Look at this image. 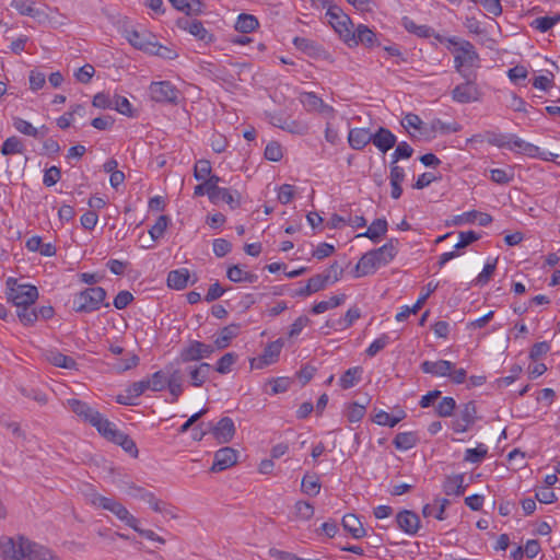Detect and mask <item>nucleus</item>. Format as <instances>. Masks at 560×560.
<instances>
[{"instance_id":"32","label":"nucleus","mask_w":560,"mask_h":560,"mask_svg":"<svg viewBox=\"0 0 560 560\" xmlns=\"http://www.w3.org/2000/svg\"><path fill=\"white\" fill-rule=\"evenodd\" d=\"M189 271L186 268L172 270L167 275V285L174 290H183L189 281Z\"/></svg>"},{"instance_id":"43","label":"nucleus","mask_w":560,"mask_h":560,"mask_svg":"<svg viewBox=\"0 0 560 560\" xmlns=\"http://www.w3.org/2000/svg\"><path fill=\"white\" fill-rule=\"evenodd\" d=\"M13 126L19 132H21L25 136H30L33 138H44L45 137L44 132H40L38 130V128H35L31 122H28L27 120H25L23 118H20V117L14 118Z\"/></svg>"},{"instance_id":"17","label":"nucleus","mask_w":560,"mask_h":560,"mask_svg":"<svg viewBox=\"0 0 560 560\" xmlns=\"http://www.w3.org/2000/svg\"><path fill=\"white\" fill-rule=\"evenodd\" d=\"M271 124L293 135L304 136L310 131V127L306 122L281 116H272Z\"/></svg>"},{"instance_id":"3","label":"nucleus","mask_w":560,"mask_h":560,"mask_svg":"<svg viewBox=\"0 0 560 560\" xmlns=\"http://www.w3.org/2000/svg\"><path fill=\"white\" fill-rule=\"evenodd\" d=\"M106 291L102 287H91L77 293L73 298V310L77 313H92L101 306L109 307L105 303Z\"/></svg>"},{"instance_id":"57","label":"nucleus","mask_w":560,"mask_h":560,"mask_svg":"<svg viewBox=\"0 0 560 560\" xmlns=\"http://www.w3.org/2000/svg\"><path fill=\"white\" fill-rule=\"evenodd\" d=\"M294 509L295 516L300 520L307 521L314 515V506L306 501H298Z\"/></svg>"},{"instance_id":"51","label":"nucleus","mask_w":560,"mask_h":560,"mask_svg":"<svg viewBox=\"0 0 560 560\" xmlns=\"http://www.w3.org/2000/svg\"><path fill=\"white\" fill-rule=\"evenodd\" d=\"M405 416L404 411H400V416L394 417L388 412L381 410L374 416L373 420L378 425L394 428L402 418H405Z\"/></svg>"},{"instance_id":"46","label":"nucleus","mask_w":560,"mask_h":560,"mask_svg":"<svg viewBox=\"0 0 560 560\" xmlns=\"http://www.w3.org/2000/svg\"><path fill=\"white\" fill-rule=\"evenodd\" d=\"M35 2L32 0H12L11 7L15 9L21 15L36 16L39 11L34 7Z\"/></svg>"},{"instance_id":"45","label":"nucleus","mask_w":560,"mask_h":560,"mask_svg":"<svg viewBox=\"0 0 560 560\" xmlns=\"http://www.w3.org/2000/svg\"><path fill=\"white\" fill-rule=\"evenodd\" d=\"M48 360L51 364L63 369H75L77 362L73 358L62 354L58 351H52L48 355Z\"/></svg>"},{"instance_id":"30","label":"nucleus","mask_w":560,"mask_h":560,"mask_svg":"<svg viewBox=\"0 0 560 560\" xmlns=\"http://www.w3.org/2000/svg\"><path fill=\"white\" fill-rule=\"evenodd\" d=\"M386 219H375L364 233L358 234L357 237H368L373 243H378L387 232Z\"/></svg>"},{"instance_id":"4","label":"nucleus","mask_w":560,"mask_h":560,"mask_svg":"<svg viewBox=\"0 0 560 560\" xmlns=\"http://www.w3.org/2000/svg\"><path fill=\"white\" fill-rule=\"evenodd\" d=\"M480 67V57L475 46L469 43H460V47L455 49L454 68L460 77H470L477 74L475 69Z\"/></svg>"},{"instance_id":"29","label":"nucleus","mask_w":560,"mask_h":560,"mask_svg":"<svg viewBox=\"0 0 560 560\" xmlns=\"http://www.w3.org/2000/svg\"><path fill=\"white\" fill-rule=\"evenodd\" d=\"M466 487L463 474L447 476L443 482V491L446 495L459 497L464 494Z\"/></svg>"},{"instance_id":"31","label":"nucleus","mask_w":560,"mask_h":560,"mask_svg":"<svg viewBox=\"0 0 560 560\" xmlns=\"http://www.w3.org/2000/svg\"><path fill=\"white\" fill-rule=\"evenodd\" d=\"M301 103L308 112H331L332 108L324 103V101L318 97L313 92H305L301 95Z\"/></svg>"},{"instance_id":"20","label":"nucleus","mask_w":560,"mask_h":560,"mask_svg":"<svg viewBox=\"0 0 560 560\" xmlns=\"http://www.w3.org/2000/svg\"><path fill=\"white\" fill-rule=\"evenodd\" d=\"M67 407L79 418H81L84 422H88L90 424H92V422L94 421V417H96L98 413L97 410L89 406L86 402L77 398L68 399Z\"/></svg>"},{"instance_id":"64","label":"nucleus","mask_w":560,"mask_h":560,"mask_svg":"<svg viewBox=\"0 0 560 560\" xmlns=\"http://www.w3.org/2000/svg\"><path fill=\"white\" fill-rule=\"evenodd\" d=\"M413 149L405 141L400 142L394 153L392 154V161L398 162L401 159H409L412 156Z\"/></svg>"},{"instance_id":"58","label":"nucleus","mask_w":560,"mask_h":560,"mask_svg":"<svg viewBox=\"0 0 560 560\" xmlns=\"http://www.w3.org/2000/svg\"><path fill=\"white\" fill-rule=\"evenodd\" d=\"M328 277H325L322 273L315 275L308 279L306 283V291L315 293L323 290L329 282Z\"/></svg>"},{"instance_id":"13","label":"nucleus","mask_w":560,"mask_h":560,"mask_svg":"<svg viewBox=\"0 0 560 560\" xmlns=\"http://www.w3.org/2000/svg\"><path fill=\"white\" fill-rule=\"evenodd\" d=\"M477 419V408L474 401L464 404L457 417L452 421V429L456 433L466 432Z\"/></svg>"},{"instance_id":"8","label":"nucleus","mask_w":560,"mask_h":560,"mask_svg":"<svg viewBox=\"0 0 560 560\" xmlns=\"http://www.w3.org/2000/svg\"><path fill=\"white\" fill-rule=\"evenodd\" d=\"M465 82L456 85L452 91V98L454 102L467 104L480 100L481 92L476 83L477 74L470 77H462Z\"/></svg>"},{"instance_id":"36","label":"nucleus","mask_w":560,"mask_h":560,"mask_svg":"<svg viewBox=\"0 0 560 560\" xmlns=\"http://www.w3.org/2000/svg\"><path fill=\"white\" fill-rule=\"evenodd\" d=\"M259 26L258 19L253 14L241 13L235 23V30L240 33H250Z\"/></svg>"},{"instance_id":"39","label":"nucleus","mask_w":560,"mask_h":560,"mask_svg":"<svg viewBox=\"0 0 560 560\" xmlns=\"http://www.w3.org/2000/svg\"><path fill=\"white\" fill-rule=\"evenodd\" d=\"M418 441L419 439L415 432H400L395 436L393 444L397 450L408 451L416 446Z\"/></svg>"},{"instance_id":"12","label":"nucleus","mask_w":560,"mask_h":560,"mask_svg":"<svg viewBox=\"0 0 560 560\" xmlns=\"http://www.w3.org/2000/svg\"><path fill=\"white\" fill-rule=\"evenodd\" d=\"M214 352V346L198 340H191L182 349L179 359L182 362L199 361L209 358Z\"/></svg>"},{"instance_id":"34","label":"nucleus","mask_w":560,"mask_h":560,"mask_svg":"<svg viewBox=\"0 0 560 560\" xmlns=\"http://www.w3.org/2000/svg\"><path fill=\"white\" fill-rule=\"evenodd\" d=\"M342 526L355 539L365 536V529L360 520L354 514H346L342 517Z\"/></svg>"},{"instance_id":"53","label":"nucleus","mask_w":560,"mask_h":560,"mask_svg":"<svg viewBox=\"0 0 560 560\" xmlns=\"http://www.w3.org/2000/svg\"><path fill=\"white\" fill-rule=\"evenodd\" d=\"M24 150L22 141L18 137L8 138L1 148V153L3 155H11L22 153Z\"/></svg>"},{"instance_id":"26","label":"nucleus","mask_w":560,"mask_h":560,"mask_svg":"<svg viewBox=\"0 0 560 560\" xmlns=\"http://www.w3.org/2000/svg\"><path fill=\"white\" fill-rule=\"evenodd\" d=\"M293 44L296 49L313 58L322 57L325 54V49L319 44L305 37H294Z\"/></svg>"},{"instance_id":"38","label":"nucleus","mask_w":560,"mask_h":560,"mask_svg":"<svg viewBox=\"0 0 560 560\" xmlns=\"http://www.w3.org/2000/svg\"><path fill=\"white\" fill-rule=\"evenodd\" d=\"M211 365L209 363H201L198 366L189 369V375L191 378V385L200 387L208 380Z\"/></svg>"},{"instance_id":"62","label":"nucleus","mask_w":560,"mask_h":560,"mask_svg":"<svg viewBox=\"0 0 560 560\" xmlns=\"http://www.w3.org/2000/svg\"><path fill=\"white\" fill-rule=\"evenodd\" d=\"M388 343L389 337L386 334H383L369 346V348L366 349V354L369 357H374L380 351H382Z\"/></svg>"},{"instance_id":"6","label":"nucleus","mask_w":560,"mask_h":560,"mask_svg":"<svg viewBox=\"0 0 560 560\" xmlns=\"http://www.w3.org/2000/svg\"><path fill=\"white\" fill-rule=\"evenodd\" d=\"M92 504L112 512L117 518L125 522L131 528H136V523H139L120 502L106 498L101 494H93L91 499Z\"/></svg>"},{"instance_id":"48","label":"nucleus","mask_w":560,"mask_h":560,"mask_svg":"<svg viewBox=\"0 0 560 560\" xmlns=\"http://www.w3.org/2000/svg\"><path fill=\"white\" fill-rule=\"evenodd\" d=\"M149 389L153 392H161L166 388L167 384V369L165 371H158L147 380Z\"/></svg>"},{"instance_id":"49","label":"nucleus","mask_w":560,"mask_h":560,"mask_svg":"<svg viewBox=\"0 0 560 560\" xmlns=\"http://www.w3.org/2000/svg\"><path fill=\"white\" fill-rule=\"evenodd\" d=\"M237 359L238 355L234 352H228L223 354L215 365V371L220 374L230 373L232 371V366L235 364Z\"/></svg>"},{"instance_id":"63","label":"nucleus","mask_w":560,"mask_h":560,"mask_svg":"<svg viewBox=\"0 0 560 560\" xmlns=\"http://www.w3.org/2000/svg\"><path fill=\"white\" fill-rule=\"evenodd\" d=\"M365 415V406L358 402H352L348 407L347 418L350 422L360 421Z\"/></svg>"},{"instance_id":"27","label":"nucleus","mask_w":560,"mask_h":560,"mask_svg":"<svg viewBox=\"0 0 560 560\" xmlns=\"http://www.w3.org/2000/svg\"><path fill=\"white\" fill-rule=\"evenodd\" d=\"M282 347V339H278L273 342L268 343L264 350V353L258 358L259 363L256 364V368L261 369L265 365H269L276 362L279 358Z\"/></svg>"},{"instance_id":"35","label":"nucleus","mask_w":560,"mask_h":560,"mask_svg":"<svg viewBox=\"0 0 560 560\" xmlns=\"http://www.w3.org/2000/svg\"><path fill=\"white\" fill-rule=\"evenodd\" d=\"M226 277L232 282H249L254 283L257 281L258 276L252 272L244 271L237 265L229 267Z\"/></svg>"},{"instance_id":"56","label":"nucleus","mask_w":560,"mask_h":560,"mask_svg":"<svg viewBox=\"0 0 560 560\" xmlns=\"http://www.w3.org/2000/svg\"><path fill=\"white\" fill-rule=\"evenodd\" d=\"M488 454V450L483 444H479L475 448H468L465 452L464 459L470 463H480Z\"/></svg>"},{"instance_id":"59","label":"nucleus","mask_w":560,"mask_h":560,"mask_svg":"<svg viewBox=\"0 0 560 560\" xmlns=\"http://www.w3.org/2000/svg\"><path fill=\"white\" fill-rule=\"evenodd\" d=\"M283 152L281 145L276 142H269L265 148V158L271 162H278L282 159Z\"/></svg>"},{"instance_id":"7","label":"nucleus","mask_w":560,"mask_h":560,"mask_svg":"<svg viewBox=\"0 0 560 560\" xmlns=\"http://www.w3.org/2000/svg\"><path fill=\"white\" fill-rule=\"evenodd\" d=\"M326 18L332 28L343 38L346 43H349V36L351 32L352 22L351 19L342 11L340 7L328 1Z\"/></svg>"},{"instance_id":"61","label":"nucleus","mask_w":560,"mask_h":560,"mask_svg":"<svg viewBox=\"0 0 560 560\" xmlns=\"http://www.w3.org/2000/svg\"><path fill=\"white\" fill-rule=\"evenodd\" d=\"M478 211L471 210L462 214L455 215L451 221H446V225H462L465 223H474L477 220Z\"/></svg>"},{"instance_id":"55","label":"nucleus","mask_w":560,"mask_h":560,"mask_svg":"<svg viewBox=\"0 0 560 560\" xmlns=\"http://www.w3.org/2000/svg\"><path fill=\"white\" fill-rule=\"evenodd\" d=\"M456 408V401L452 397H444L435 407L439 417H451Z\"/></svg>"},{"instance_id":"60","label":"nucleus","mask_w":560,"mask_h":560,"mask_svg":"<svg viewBox=\"0 0 560 560\" xmlns=\"http://www.w3.org/2000/svg\"><path fill=\"white\" fill-rule=\"evenodd\" d=\"M211 175V164L208 160H199L194 170V176L197 180H205Z\"/></svg>"},{"instance_id":"19","label":"nucleus","mask_w":560,"mask_h":560,"mask_svg":"<svg viewBox=\"0 0 560 560\" xmlns=\"http://www.w3.org/2000/svg\"><path fill=\"white\" fill-rule=\"evenodd\" d=\"M371 142L382 153H386L396 144L397 138L389 129L380 127L374 133H372Z\"/></svg>"},{"instance_id":"5","label":"nucleus","mask_w":560,"mask_h":560,"mask_svg":"<svg viewBox=\"0 0 560 560\" xmlns=\"http://www.w3.org/2000/svg\"><path fill=\"white\" fill-rule=\"evenodd\" d=\"M7 295L16 307L32 306L38 299V290L35 285L21 283L14 278L7 280Z\"/></svg>"},{"instance_id":"23","label":"nucleus","mask_w":560,"mask_h":560,"mask_svg":"<svg viewBox=\"0 0 560 560\" xmlns=\"http://www.w3.org/2000/svg\"><path fill=\"white\" fill-rule=\"evenodd\" d=\"M372 139V132L368 128H352L348 133V143L353 150H363Z\"/></svg>"},{"instance_id":"42","label":"nucleus","mask_w":560,"mask_h":560,"mask_svg":"<svg viewBox=\"0 0 560 560\" xmlns=\"http://www.w3.org/2000/svg\"><path fill=\"white\" fill-rule=\"evenodd\" d=\"M345 300H346L345 294L334 295V296L329 298L328 300L320 301V302L314 304V306L312 307V312L314 314L325 313L328 310L339 306L340 304H342L345 302Z\"/></svg>"},{"instance_id":"33","label":"nucleus","mask_w":560,"mask_h":560,"mask_svg":"<svg viewBox=\"0 0 560 560\" xmlns=\"http://www.w3.org/2000/svg\"><path fill=\"white\" fill-rule=\"evenodd\" d=\"M238 331L240 325L237 324H231L223 327L214 340V348L219 350L226 348L232 341V339H234L238 335Z\"/></svg>"},{"instance_id":"52","label":"nucleus","mask_w":560,"mask_h":560,"mask_svg":"<svg viewBox=\"0 0 560 560\" xmlns=\"http://www.w3.org/2000/svg\"><path fill=\"white\" fill-rule=\"evenodd\" d=\"M511 135H502L495 132H486V140L489 144L498 148L512 149Z\"/></svg>"},{"instance_id":"40","label":"nucleus","mask_w":560,"mask_h":560,"mask_svg":"<svg viewBox=\"0 0 560 560\" xmlns=\"http://www.w3.org/2000/svg\"><path fill=\"white\" fill-rule=\"evenodd\" d=\"M362 368L354 366L348 369L340 377L339 384L343 389H349L359 383Z\"/></svg>"},{"instance_id":"18","label":"nucleus","mask_w":560,"mask_h":560,"mask_svg":"<svg viewBox=\"0 0 560 560\" xmlns=\"http://www.w3.org/2000/svg\"><path fill=\"white\" fill-rule=\"evenodd\" d=\"M397 526L408 535H415L420 527L418 514L409 510H402L396 515Z\"/></svg>"},{"instance_id":"9","label":"nucleus","mask_w":560,"mask_h":560,"mask_svg":"<svg viewBox=\"0 0 560 560\" xmlns=\"http://www.w3.org/2000/svg\"><path fill=\"white\" fill-rule=\"evenodd\" d=\"M149 93L151 100L156 103L178 104L179 91L170 81L152 82Z\"/></svg>"},{"instance_id":"44","label":"nucleus","mask_w":560,"mask_h":560,"mask_svg":"<svg viewBox=\"0 0 560 560\" xmlns=\"http://www.w3.org/2000/svg\"><path fill=\"white\" fill-rule=\"evenodd\" d=\"M301 490L307 495H317L320 491L319 478L316 475H305L302 478Z\"/></svg>"},{"instance_id":"22","label":"nucleus","mask_w":560,"mask_h":560,"mask_svg":"<svg viewBox=\"0 0 560 560\" xmlns=\"http://www.w3.org/2000/svg\"><path fill=\"white\" fill-rule=\"evenodd\" d=\"M212 434L220 443H229L235 434L233 420L229 417L220 419L212 428Z\"/></svg>"},{"instance_id":"37","label":"nucleus","mask_w":560,"mask_h":560,"mask_svg":"<svg viewBox=\"0 0 560 560\" xmlns=\"http://www.w3.org/2000/svg\"><path fill=\"white\" fill-rule=\"evenodd\" d=\"M512 141V149L513 151H516L518 153L526 154L530 158H535L539 153V148L533 143L526 142L523 139L511 135L510 137Z\"/></svg>"},{"instance_id":"47","label":"nucleus","mask_w":560,"mask_h":560,"mask_svg":"<svg viewBox=\"0 0 560 560\" xmlns=\"http://www.w3.org/2000/svg\"><path fill=\"white\" fill-rule=\"evenodd\" d=\"M560 22V14H556L553 16H539L536 18L532 23V27L535 30L545 33L548 32L551 27H553L557 23Z\"/></svg>"},{"instance_id":"2","label":"nucleus","mask_w":560,"mask_h":560,"mask_svg":"<svg viewBox=\"0 0 560 560\" xmlns=\"http://www.w3.org/2000/svg\"><path fill=\"white\" fill-rule=\"evenodd\" d=\"M97 432L107 441L121 446V448L130 454L132 457H138L139 451L133 440L122 431L118 430L115 423L110 422L102 413L94 417L91 424Z\"/></svg>"},{"instance_id":"14","label":"nucleus","mask_w":560,"mask_h":560,"mask_svg":"<svg viewBox=\"0 0 560 560\" xmlns=\"http://www.w3.org/2000/svg\"><path fill=\"white\" fill-rule=\"evenodd\" d=\"M176 25L189 34L195 36L197 39L210 44L214 40L213 34L205 28L203 24L198 20H189L187 18H180L177 20Z\"/></svg>"},{"instance_id":"21","label":"nucleus","mask_w":560,"mask_h":560,"mask_svg":"<svg viewBox=\"0 0 560 560\" xmlns=\"http://www.w3.org/2000/svg\"><path fill=\"white\" fill-rule=\"evenodd\" d=\"M184 375L179 369L167 366V384L166 387L172 395V402H176L178 397L183 394Z\"/></svg>"},{"instance_id":"50","label":"nucleus","mask_w":560,"mask_h":560,"mask_svg":"<svg viewBox=\"0 0 560 560\" xmlns=\"http://www.w3.org/2000/svg\"><path fill=\"white\" fill-rule=\"evenodd\" d=\"M170 223V218L167 215H160L155 223L149 230V234L153 242H156L161 237H163L167 225Z\"/></svg>"},{"instance_id":"28","label":"nucleus","mask_w":560,"mask_h":560,"mask_svg":"<svg viewBox=\"0 0 560 560\" xmlns=\"http://www.w3.org/2000/svg\"><path fill=\"white\" fill-rule=\"evenodd\" d=\"M361 317V312L358 307H351L347 311L345 317L338 319L327 320L326 326L335 330H345L353 325V323Z\"/></svg>"},{"instance_id":"24","label":"nucleus","mask_w":560,"mask_h":560,"mask_svg":"<svg viewBox=\"0 0 560 560\" xmlns=\"http://www.w3.org/2000/svg\"><path fill=\"white\" fill-rule=\"evenodd\" d=\"M350 42H353L355 45L361 43L366 47H373L376 44V35L366 25L360 24L354 32L351 30L349 36V43Z\"/></svg>"},{"instance_id":"41","label":"nucleus","mask_w":560,"mask_h":560,"mask_svg":"<svg viewBox=\"0 0 560 560\" xmlns=\"http://www.w3.org/2000/svg\"><path fill=\"white\" fill-rule=\"evenodd\" d=\"M215 203L220 200L226 202L231 209H236L241 206V195L237 191H231L228 188H220L215 194Z\"/></svg>"},{"instance_id":"16","label":"nucleus","mask_w":560,"mask_h":560,"mask_svg":"<svg viewBox=\"0 0 560 560\" xmlns=\"http://www.w3.org/2000/svg\"><path fill=\"white\" fill-rule=\"evenodd\" d=\"M237 462V452L229 446L222 447L218 450L214 454V460L211 466V471H222L225 470Z\"/></svg>"},{"instance_id":"54","label":"nucleus","mask_w":560,"mask_h":560,"mask_svg":"<svg viewBox=\"0 0 560 560\" xmlns=\"http://www.w3.org/2000/svg\"><path fill=\"white\" fill-rule=\"evenodd\" d=\"M18 317L25 326H31L38 319L37 310L31 306L18 307Z\"/></svg>"},{"instance_id":"10","label":"nucleus","mask_w":560,"mask_h":560,"mask_svg":"<svg viewBox=\"0 0 560 560\" xmlns=\"http://www.w3.org/2000/svg\"><path fill=\"white\" fill-rule=\"evenodd\" d=\"M26 538L3 536L0 538V557L2 560H22L24 555V542Z\"/></svg>"},{"instance_id":"11","label":"nucleus","mask_w":560,"mask_h":560,"mask_svg":"<svg viewBox=\"0 0 560 560\" xmlns=\"http://www.w3.org/2000/svg\"><path fill=\"white\" fill-rule=\"evenodd\" d=\"M125 37L131 46L147 54L155 47L156 37L147 30H126Z\"/></svg>"},{"instance_id":"25","label":"nucleus","mask_w":560,"mask_h":560,"mask_svg":"<svg viewBox=\"0 0 560 560\" xmlns=\"http://www.w3.org/2000/svg\"><path fill=\"white\" fill-rule=\"evenodd\" d=\"M453 369L454 364L446 360L423 361L421 363L422 372L434 376H448Z\"/></svg>"},{"instance_id":"1","label":"nucleus","mask_w":560,"mask_h":560,"mask_svg":"<svg viewBox=\"0 0 560 560\" xmlns=\"http://www.w3.org/2000/svg\"><path fill=\"white\" fill-rule=\"evenodd\" d=\"M398 246L399 240L390 238L383 246L362 255L355 266V277L373 275L380 267L389 264L396 257Z\"/></svg>"},{"instance_id":"15","label":"nucleus","mask_w":560,"mask_h":560,"mask_svg":"<svg viewBox=\"0 0 560 560\" xmlns=\"http://www.w3.org/2000/svg\"><path fill=\"white\" fill-rule=\"evenodd\" d=\"M24 555L26 560H60L51 549L28 539L24 542Z\"/></svg>"}]
</instances>
